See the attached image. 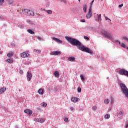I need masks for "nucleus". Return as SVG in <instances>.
I'll use <instances>...</instances> for the list:
<instances>
[{"mask_svg": "<svg viewBox=\"0 0 128 128\" xmlns=\"http://www.w3.org/2000/svg\"><path fill=\"white\" fill-rule=\"evenodd\" d=\"M52 56H58V54H60V51H54L50 54Z\"/></svg>", "mask_w": 128, "mask_h": 128, "instance_id": "1a4fd4ad", "label": "nucleus"}, {"mask_svg": "<svg viewBox=\"0 0 128 128\" xmlns=\"http://www.w3.org/2000/svg\"><path fill=\"white\" fill-rule=\"evenodd\" d=\"M126 48V50H128V46Z\"/></svg>", "mask_w": 128, "mask_h": 128, "instance_id": "3c124183", "label": "nucleus"}, {"mask_svg": "<svg viewBox=\"0 0 128 128\" xmlns=\"http://www.w3.org/2000/svg\"><path fill=\"white\" fill-rule=\"evenodd\" d=\"M2 18L0 16V20H2Z\"/></svg>", "mask_w": 128, "mask_h": 128, "instance_id": "8fccbe9b", "label": "nucleus"}, {"mask_svg": "<svg viewBox=\"0 0 128 128\" xmlns=\"http://www.w3.org/2000/svg\"><path fill=\"white\" fill-rule=\"evenodd\" d=\"M78 0V2H80V0Z\"/></svg>", "mask_w": 128, "mask_h": 128, "instance_id": "5fc2aeb1", "label": "nucleus"}, {"mask_svg": "<svg viewBox=\"0 0 128 128\" xmlns=\"http://www.w3.org/2000/svg\"><path fill=\"white\" fill-rule=\"evenodd\" d=\"M120 116H122L124 114V111L123 110H120L119 112Z\"/></svg>", "mask_w": 128, "mask_h": 128, "instance_id": "72a5a7b5", "label": "nucleus"}, {"mask_svg": "<svg viewBox=\"0 0 128 128\" xmlns=\"http://www.w3.org/2000/svg\"><path fill=\"white\" fill-rule=\"evenodd\" d=\"M94 2V0H92V2Z\"/></svg>", "mask_w": 128, "mask_h": 128, "instance_id": "09e8293b", "label": "nucleus"}, {"mask_svg": "<svg viewBox=\"0 0 128 128\" xmlns=\"http://www.w3.org/2000/svg\"><path fill=\"white\" fill-rule=\"evenodd\" d=\"M11 4H12V0H11Z\"/></svg>", "mask_w": 128, "mask_h": 128, "instance_id": "603ef678", "label": "nucleus"}, {"mask_svg": "<svg viewBox=\"0 0 128 128\" xmlns=\"http://www.w3.org/2000/svg\"><path fill=\"white\" fill-rule=\"evenodd\" d=\"M68 60L69 62H74V60H76V58L74 57H69L68 58Z\"/></svg>", "mask_w": 128, "mask_h": 128, "instance_id": "2eb2a0df", "label": "nucleus"}, {"mask_svg": "<svg viewBox=\"0 0 128 128\" xmlns=\"http://www.w3.org/2000/svg\"><path fill=\"white\" fill-rule=\"evenodd\" d=\"M27 80L28 82H30L32 80V74L30 73V72H27L26 74Z\"/></svg>", "mask_w": 128, "mask_h": 128, "instance_id": "39448f33", "label": "nucleus"}, {"mask_svg": "<svg viewBox=\"0 0 128 128\" xmlns=\"http://www.w3.org/2000/svg\"><path fill=\"white\" fill-rule=\"evenodd\" d=\"M12 56H14L13 52H10L8 53V54H7V56L8 58H12Z\"/></svg>", "mask_w": 128, "mask_h": 128, "instance_id": "dca6fc26", "label": "nucleus"}, {"mask_svg": "<svg viewBox=\"0 0 128 128\" xmlns=\"http://www.w3.org/2000/svg\"><path fill=\"white\" fill-rule=\"evenodd\" d=\"M27 32H29V34H34V32L32 31V30L30 29L28 30Z\"/></svg>", "mask_w": 128, "mask_h": 128, "instance_id": "a211bd4d", "label": "nucleus"}, {"mask_svg": "<svg viewBox=\"0 0 128 128\" xmlns=\"http://www.w3.org/2000/svg\"><path fill=\"white\" fill-rule=\"evenodd\" d=\"M55 78H60V72L58 71H54V74Z\"/></svg>", "mask_w": 128, "mask_h": 128, "instance_id": "f8f14e48", "label": "nucleus"}, {"mask_svg": "<svg viewBox=\"0 0 128 128\" xmlns=\"http://www.w3.org/2000/svg\"><path fill=\"white\" fill-rule=\"evenodd\" d=\"M86 8H88V5L84 3L83 6V10L84 12H86Z\"/></svg>", "mask_w": 128, "mask_h": 128, "instance_id": "ddd939ff", "label": "nucleus"}, {"mask_svg": "<svg viewBox=\"0 0 128 128\" xmlns=\"http://www.w3.org/2000/svg\"><path fill=\"white\" fill-rule=\"evenodd\" d=\"M128 128V123H126V128Z\"/></svg>", "mask_w": 128, "mask_h": 128, "instance_id": "a18cd8bd", "label": "nucleus"}, {"mask_svg": "<svg viewBox=\"0 0 128 128\" xmlns=\"http://www.w3.org/2000/svg\"><path fill=\"white\" fill-rule=\"evenodd\" d=\"M104 104H110V99L108 98L105 99L104 100Z\"/></svg>", "mask_w": 128, "mask_h": 128, "instance_id": "6ab92c4d", "label": "nucleus"}, {"mask_svg": "<svg viewBox=\"0 0 128 128\" xmlns=\"http://www.w3.org/2000/svg\"><path fill=\"white\" fill-rule=\"evenodd\" d=\"M104 118L106 120H108V118H110V114H106L104 116Z\"/></svg>", "mask_w": 128, "mask_h": 128, "instance_id": "412c9836", "label": "nucleus"}, {"mask_svg": "<svg viewBox=\"0 0 128 128\" xmlns=\"http://www.w3.org/2000/svg\"><path fill=\"white\" fill-rule=\"evenodd\" d=\"M46 12H47V14H52V10H46Z\"/></svg>", "mask_w": 128, "mask_h": 128, "instance_id": "393cba45", "label": "nucleus"}, {"mask_svg": "<svg viewBox=\"0 0 128 128\" xmlns=\"http://www.w3.org/2000/svg\"><path fill=\"white\" fill-rule=\"evenodd\" d=\"M84 40H90V38H88L86 36H84Z\"/></svg>", "mask_w": 128, "mask_h": 128, "instance_id": "f704fd0d", "label": "nucleus"}, {"mask_svg": "<svg viewBox=\"0 0 128 128\" xmlns=\"http://www.w3.org/2000/svg\"><path fill=\"white\" fill-rule=\"evenodd\" d=\"M37 38L38 40H42V38L40 36H38Z\"/></svg>", "mask_w": 128, "mask_h": 128, "instance_id": "4c0bfd02", "label": "nucleus"}, {"mask_svg": "<svg viewBox=\"0 0 128 128\" xmlns=\"http://www.w3.org/2000/svg\"><path fill=\"white\" fill-rule=\"evenodd\" d=\"M122 39L126 40L127 42H128V38L126 36H123Z\"/></svg>", "mask_w": 128, "mask_h": 128, "instance_id": "7c9ffc66", "label": "nucleus"}, {"mask_svg": "<svg viewBox=\"0 0 128 128\" xmlns=\"http://www.w3.org/2000/svg\"><path fill=\"white\" fill-rule=\"evenodd\" d=\"M121 46H122V48H127L126 44H124V43L121 44Z\"/></svg>", "mask_w": 128, "mask_h": 128, "instance_id": "a878e982", "label": "nucleus"}, {"mask_svg": "<svg viewBox=\"0 0 128 128\" xmlns=\"http://www.w3.org/2000/svg\"><path fill=\"white\" fill-rule=\"evenodd\" d=\"M0 4H4V0H0Z\"/></svg>", "mask_w": 128, "mask_h": 128, "instance_id": "e433bc0d", "label": "nucleus"}, {"mask_svg": "<svg viewBox=\"0 0 128 128\" xmlns=\"http://www.w3.org/2000/svg\"><path fill=\"white\" fill-rule=\"evenodd\" d=\"M66 38L67 40L70 42L72 46H77L80 50L84 52H88V54H92V50L88 48H86L84 46H82V42H80V40L74 38H72L68 36H66Z\"/></svg>", "mask_w": 128, "mask_h": 128, "instance_id": "f257e3e1", "label": "nucleus"}, {"mask_svg": "<svg viewBox=\"0 0 128 128\" xmlns=\"http://www.w3.org/2000/svg\"><path fill=\"white\" fill-rule=\"evenodd\" d=\"M52 40H54L56 42H58V44H62V40H60V39H58V38L54 37L52 38Z\"/></svg>", "mask_w": 128, "mask_h": 128, "instance_id": "9d476101", "label": "nucleus"}, {"mask_svg": "<svg viewBox=\"0 0 128 128\" xmlns=\"http://www.w3.org/2000/svg\"><path fill=\"white\" fill-rule=\"evenodd\" d=\"M24 112L27 114H28L29 116H31V114H32V111L29 109L24 110Z\"/></svg>", "mask_w": 128, "mask_h": 128, "instance_id": "0eeeda50", "label": "nucleus"}, {"mask_svg": "<svg viewBox=\"0 0 128 128\" xmlns=\"http://www.w3.org/2000/svg\"><path fill=\"white\" fill-rule=\"evenodd\" d=\"M92 16V6L88 9V13L86 15V18H90Z\"/></svg>", "mask_w": 128, "mask_h": 128, "instance_id": "20e7f679", "label": "nucleus"}, {"mask_svg": "<svg viewBox=\"0 0 128 128\" xmlns=\"http://www.w3.org/2000/svg\"><path fill=\"white\" fill-rule=\"evenodd\" d=\"M96 108H97V107H96V106H94L92 107V110H96Z\"/></svg>", "mask_w": 128, "mask_h": 128, "instance_id": "473e14b6", "label": "nucleus"}, {"mask_svg": "<svg viewBox=\"0 0 128 128\" xmlns=\"http://www.w3.org/2000/svg\"><path fill=\"white\" fill-rule=\"evenodd\" d=\"M80 78L82 80V82H84V77L83 75H80Z\"/></svg>", "mask_w": 128, "mask_h": 128, "instance_id": "2f4dec72", "label": "nucleus"}, {"mask_svg": "<svg viewBox=\"0 0 128 128\" xmlns=\"http://www.w3.org/2000/svg\"><path fill=\"white\" fill-rule=\"evenodd\" d=\"M6 90V88H2L0 89V94H2L4 92V91Z\"/></svg>", "mask_w": 128, "mask_h": 128, "instance_id": "4468645a", "label": "nucleus"}, {"mask_svg": "<svg viewBox=\"0 0 128 128\" xmlns=\"http://www.w3.org/2000/svg\"><path fill=\"white\" fill-rule=\"evenodd\" d=\"M62 2H66V0H62Z\"/></svg>", "mask_w": 128, "mask_h": 128, "instance_id": "49530a36", "label": "nucleus"}, {"mask_svg": "<svg viewBox=\"0 0 128 128\" xmlns=\"http://www.w3.org/2000/svg\"><path fill=\"white\" fill-rule=\"evenodd\" d=\"M119 74H121V76H128V72L124 69L120 70Z\"/></svg>", "mask_w": 128, "mask_h": 128, "instance_id": "7ed1b4c3", "label": "nucleus"}, {"mask_svg": "<svg viewBox=\"0 0 128 128\" xmlns=\"http://www.w3.org/2000/svg\"><path fill=\"white\" fill-rule=\"evenodd\" d=\"M102 34H104L105 36H106V34H108V32H106V31L104 30H102L101 31Z\"/></svg>", "mask_w": 128, "mask_h": 128, "instance_id": "aec40b11", "label": "nucleus"}, {"mask_svg": "<svg viewBox=\"0 0 128 128\" xmlns=\"http://www.w3.org/2000/svg\"><path fill=\"white\" fill-rule=\"evenodd\" d=\"M80 22H86V20H84V19H83V20H80Z\"/></svg>", "mask_w": 128, "mask_h": 128, "instance_id": "ea45409f", "label": "nucleus"}, {"mask_svg": "<svg viewBox=\"0 0 128 128\" xmlns=\"http://www.w3.org/2000/svg\"><path fill=\"white\" fill-rule=\"evenodd\" d=\"M78 92H82V88H80V86L78 88Z\"/></svg>", "mask_w": 128, "mask_h": 128, "instance_id": "cd10ccee", "label": "nucleus"}, {"mask_svg": "<svg viewBox=\"0 0 128 128\" xmlns=\"http://www.w3.org/2000/svg\"><path fill=\"white\" fill-rule=\"evenodd\" d=\"M28 22H30V20H28Z\"/></svg>", "mask_w": 128, "mask_h": 128, "instance_id": "864d4df0", "label": "nucleus"}, {"mask_svg": "<svg viewBox=\"0 0 128 128\" xmlns=\"http://www.w3.org/2000/svg\"><path fill=\"white\" fill-rule=\"evenodd\" d=\"M117 42H119V44H120V42L118 40H117Z\"/></svg>", "mask_w": 128, "mask_h": 128, "instance_id": "de8ad7c7", "label": "nucleus"}, {"mask_svg": "<svg viewBox=\"0 0 128 128\" xmlns=\"http://www.w3.org/2000/svg\"><path fill=\"white\" fill-rule=\"evenodd\" d=\"M71 102H80V99L78 98L73 97L71 98Z\"/></svg>", "mask_w": 128, "mask_h": 128, "instance_id": "6e6552de", "label": "nucleus"}, {"mask_svg": "<svg viewBox=\"0 0 128 128\" xmlns=\"http://www.w3.org/2000/svg\"><path fill=\"white\" fill-rule=\"evenodd\" d=\"M22 12L24 14H26V16H34V12L29 10L28 9H24V10H22Z\"/></svg>", "mask_w": 128, "mask_h": 128, "instance_id": "f03ea898", "label": "nucleus"}, {"mask_svg": "<svg viewBox=\"0 0 128 128\" xmlns=\"http://www.w3.org/2000/svg\"><path fill=\"white\" fill-rule=\"evenodd\" d=\"M122 6H124V4H121L118 6V8H122Z\"/></svg>", "mask_w": 128, "mask_h": 128, "instance_id": "a19ab883", "label": "nucleus"}, {"mask_svg": "<svg viewBox=\"0 0 128 128\" xmlns=\"http://www.w3.org/2000/svg\"><path fill=\"white\" fill-rule=\"evenodd\" d=\"M41 106H44V108H46V106H48V104L44 102H43L41 103Z\"/></svg>", "mask_w": 128, "mask_h": 128, "instance_id": "5701e85b", "label": "nucleus"}, {"mask_svg": "<svg viewBox=\"0 0 128 128\" xmlns=\"http://www.w3.org/2000/svg\"><path fill=\"white\" fill-rule=\"evenodd\" d=\"M38 118H34V122H38Z\"/></svg>", "mask_w": 128, "mask_h": 128, "instance_id": "37998d69", "label": "nucleus"}, {"mask_svg": "<svg viewBox=\"0 0 128 128\" xmlns=\"http://www.w3.org/2000/svg\"><path fill=\"white\" fill-rule=\"evenodd\" d=\"M6 60L9 64H12L14 62V60L12 59H8Z\"/></svg>", "mask_w": 128, "mask_h": 128, "instance_id": "b1692460", "label": "nucleus"}, {"mask_svg": "<svg viewBox=\"0 0 128 128\" xmlns=\"http://www.w3.org/2000/svg\"><path fill=\"white\" fill-rule=\"evenodd\" d=\"M106 38H107L108 40H112V35L110 33H108L105 36Z\"/></svg>", "mask_w": 128, "mask_h": 128, "instance_id": "9b49d317", "label": "nucleus"}, {"mask_svg": "<svg viewBox=\"0 0 128 128\" xmlns=\"http://www.w3.org/2000/svg\"><path fill=\"white\" fill-rule=\"evenodd\" d=\"M104 16L106 20H110V18H108V16H106L105 14H104Z\"/></svg>", "mask_w": 128, "mask_h": 128, "instance_id": "c9c22d12", "label": "nucleus"}, {"mask_svg": "<svg viewBox=\"0 0 128 128\" xmlns=\"http://www.w3.org/2000/svg\"><path fill=\"white\" fill-rule=\"evenodd\" d=\"M38 122H44V120L43 119H42V118H40L39 120H38Z\"/></svg>", "mask_w": 128, "mask_h": 128, "instance_id": "c756f323", "label": "nucleus"}, {"mask_svg": "<svg viewBox=\"0 0 128 128\" xmlns=\"http://www.w3.org/2000/svg\"><path fill=\"white\" fill-rule=\"evenodd\" d=\"M97 16L98 18V20H102V14H98Z\"/></svg>", "mask_w": 128, "mask_h": 128, "instance_id": "4be33fe9", "label": "nucleus"}, {"mask_svg": "<svg viewBox=\"0 0 128 128\" xmlns=\"http://www.w3.org/2000/svg\"><path fill=\"white\" fill-rule=\"evenodd\" d=\"M28 56H30V54L26 52H22L20 54V56H21V58H28Z\"/></svg>", "mask_w": 128, "mask_h": 128, "instance_id": "423d86ee", "label": "nucleus"}, {"mask_svg": "<svg viewBox=\"0 0 128 128\" xmlns=\"http://www.w3.org/2000/svg\"><path fill=\"white\" fill-rule=\"evenodd\" d=\"M38 93L39 94H44V90L42 88H40L38 90Z\"/></svg>", "mask_w": 128, "mask_h": 128, "instance_id": "f3484780", "label": "nucleus"}, {"mask_svg": "<svg viewBox=\"0 0 128 128\" xmlns=\"http://www.w3.org/2000/svg\"><path fill=\"white\" fill-rule=\"evenodd\" d=\"M114 98L111 97L110 98V104H114Z\"/></svg>", "mask_w": 128, "mask_h": 128, "instance_id": "bb28decb", "label": "nucleus"}, {"mask_svg": "<svg viewBox=\"0 0 128 128\" xmlns=\"http://www.w3.org/2000/svg\"><path fill=\"white\" fill-rule=\"evenodd\" d=\"M20 12H22V10H20Z\"/></svg>", "mask_w": 128, "mask_h": 128, "instance_id": "6e6d98bb", "label": "nucleus"}, {"mask_svg": "<svg viewBox=\"0 0 128 128\" xmlns=\"http://www.w3.org/2000/svg\"><path fill=\"white\" fill-rule=\"evenodd\" d=\"M20 74H24V71H22V70H20Z\"/></svg>", "mask_w": 128, "mask_h": 128, "instance_id": "58836bf2", "label": "nucleus"}, {"mask_svg": "<svg viewBox=\"0 0 128 128\" xmlns=\"http://www.w3.org/2000/svg\"><path fill=\"white\" fill-rule=\"evenodd\" d=\"M70 110L72 112V110H74V108L73 107H72V108H70Z\"/></svg>", "mask_w": 128, "mask_h": 128, "instance_id": "c03bdc74", "label": "nucleus"}, {"mask_svg": "<svg viewBox=\"0 0 128 128\" xmlns=\"http://www.w3.org/2000/svg\"><path fill=\"white\" fill-rule=\"evenodd\" d=\"M64 122H70V120H68V118H65L64 119Z\"/></svg>", "mask_w": 128, "mask_h": 128, "instance_id": "c85d7f7f", "label": "nucleus"}, {"mask_svg": "<svg viewBox=\"0 0 128 128\" xmlns=\"http://www.w3.org/2000/svg\"><path fill=\"white\" fill-rule=\"evenodd\" d=\"M36 52H37L38 54H40V50H36Z\"/></svg>", "mask_w": 128, "mask_h": 128, "instance_id": "79ce46f5", "label": "nucleus"}]
</instances>
